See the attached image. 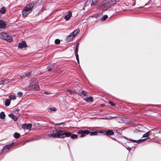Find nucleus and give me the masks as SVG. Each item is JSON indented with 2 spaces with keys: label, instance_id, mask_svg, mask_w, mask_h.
Returning <instances> with one entry per match:
<instances>
[{
  "label": "nucleus",
  "instance_id": "7",
  "mask_svg": "<svg viewBox=\"0 0 161 161\" xmlns=\"http://www.w3.org/2000/svg\"><path fill=\"white\" fill-rule=\"evenodd\" d=\"M90 133V131L87 130H80L78 131L77 133L80 135V137H82L85 136V134H88Z\"/></svg>",
  "mask_w": 161,
  "mask_h": 161
},
{
  "label": "nucleus",
  "instance_id": "35",
  "mask_svg": "<svg viewBox=\"0 0 161 161\" xmlns=\"http://www.w3.org/2000/svg\"><path fill=\"white\" fill-rule=\"evenodd\" d=\"M81 93L84 96H86V92L84 90L82 91L81 92Z\"/></svg>",
  "mask_w": 161,
  "mask_h": 161
},
{
  "label": "nucleus",
  "instance_id": "6",
  "mask_svg": "<svg viewBox=\"0 0 161 161\" xmlns=\"http://www.w3.org/2000/svg\"><path fill=\"white\" fill-rule=\"evenodd\" d=\"M29 88L31 90H37L39 88L38 83L36 81L32 82Z\"/></svg>",
  "mask_w": 161,
  "mask_h": 161
},
{
  "label": "nucleus",
  "instance_id": "8",
  "mask_svg": "<svg viewBox=\"0 0 161 161\" xmlns=\"http://www.w3.org/2000/svg\"><path fill=\"white\" fill-rule=\"evenodd\" d=\"M32 127V125L31 124H24L22 125L21 127L23 129L30 130Z\"/></svg>",
  "mask_w": 161,
  "mask_h": 161
},
{
  "label": "nucleus",
  "instance_id": "1",
  "mask_svg": "<svg viewBox=\"0 0 161 161\" xmlns=\"http://www.w3.org/2000/svg\"><path fill=\"white\" fill-rule=\"evenodd\" d=\"M48 136L53 138H64L69 137L71 135L70 132H67L62 130H54L47 134Z\"/></svg>",
  "mask_w": 161,
  "mask_h": 161
},
{
  "label": "nucleus",
  "instance_id": "40",
  "mask_svg": "<svg viewBox=\"0 0 161 161\" xmlns=\"http://www.w3.org/2000/svg\"><path fill=\"white\" fill-rule=\"evenodd\" d=\"M116 117V116H114V117H110V118H109V119H113V118H115Z\"/></svg>",
  "mask_w": 161,
  "mask_h": 161
},
{
  "label": "nucleus",
  "instance_id": "33",
  "mask_svg": "<svg viewBox=\"0 0 161 161\" xmlns=\"http://www.w3.org/2000/svg\"><path fill=\"white\" fill-rule=\"evenodd\" d=\"M68 91L69 92L70 94H74L75 93V92L74 91L71 90L69 89H68Z\"/></svg>",
  "mask_w": 161,
  "mask_h": 161
},
{
  "label": "nucleus",
  "instance_id": "5",
  "mask_svg": "<svg viewBox=\"0 0 161 161\" xmlns=\"http://www.w3.org/2000/svg\"><path fill=\"white\" fill-rule=\"evenodd\" d=\"M79 30H76L73 32H72L66 38V41L69 42L71 41L74 37H75L77 34L79 32Z\"/></svg>",
  "mask_w": 161,
  "mask_h": 161
},
{
  "label": "nucleus",
  "instance_id": "39",
  "mask_svg": "<svg viewBox=\"0 0 161 161\" xmlns=\"http://www.w3.org/2000/svg\"><path fill=\"white\" fill-rule=\"evenodd\" d=\"M44 93L45 94L48 95L50 94V93L48 92H45Z\"/></svg>",
  "mask_w": 161,
  "mask_h": 161
},
{
  "label": "nucleus",
  "instance_id": "21",
  "mask_svg": "<svg viewBox=\"0 0 161 161\" xmlns=\"http://www.w3.org/2000/svg\"><path fill=\"white\" fill-rule=\"evenodd\" d=\"M5 115L4 112H2L0 114V118L1 119H4L5 118Z\"/></svg>",
  "mask_w": 161,
  "mask_h": 161
},
{
  "label": "nucleus",
  "instance_id": "20",
  "mask_svg": "<svg viewBox=\"0 0 161 161\" xmlns=\"http://www.w3.org/2000/svg\"><path fill=\"white\" fill-rule=\"evenodd\" d=\"M10 103V100L9 99H7L6 100L5 103V105L6 106H8Z\"/></svg>",
  "mask_w": 161,
  "mask_h": 161
},
{
  "label": "nucleus",
  "instance_id": "3",
  "mask_svg": "<svg viewBox=\"0 0 161 161\" xmlns=\"http://www.w3.org/2000/svg\"><path fill=\"white\" fill-rule=\"evenodd\" d=\"M116 3L115 0H105L102 4L101 8L103 10H106Z\"/></svg>",
  "mask_w": 161,
  "mask_h": 161
},
{
  "label": "nucleus",
  "instance_id": "2",
  "mask_svg": "<svg viewBox=\"0 0 161 161\" xmlns=\"http://www.w3.org/2000/svg\"><path fill=\"white\" fill-rule=\"evenodd\" d=\"M34 4V3H30L24 7L22 12V15L24 17H25L31 12L32 9L35 7Z\"/></svg>",
  "mask_w": 161,
  "mask_h": 161
},
{
  "label": "nucleus",
  "instance_id": "41",
  "mask_svg": "<svg viewBox=\"0 0 161 161\" xmlns=\"http://www.w3.org/2000/svg\"><path fill=\"white\" fill-rule=\"evenodd\" d=\"M143 8V7H140L138 8Z\"/></svg>",
  "mask_w": 161,
  "mask_h": 161
},
{
  "label": "nucleus",
  "instance_id": "12",
  "mask_svg": "<svg viewBox=\"0 0 161 161\" xmlns=\"http://www.w3.org/2000/svg\"><path fill=\"white\" fill-rule=\"evenodd\" d=\"M6 27L5 22L2 20H0V29H4Z\"/></svg>",
  "mask_w": 161,
  "mask_h": 161
},
{
  "label": "nucleus",
  "instance_id": "16",
  "mask_svg": "<svg viewBox=\"0 0 161 161\" xmlns=\"http://www.w3.org/2000/svg\"><path fill=\"white\" fill-rule=\"evenodd\" d=\"M114 132L111 130H108L105 131V134L107 136H111L114 134Z\"/></svg>",
  "mask_w": 161,
  "mask_h": 161
},
{
  "label": "nucleus",
  "instance_id": "36",
  "mask_svg": "<svg viewBox=\"0 0 161 161\" xmlns=\"http://www.w3.org/2000/svg\"><path fill=\"white\" fill-rule=\"evenodd\" d=\"M31 73L29 72L25 74V76L27 77H29L31 75Z\"/></svg>",
  "mask_w": 161,
  "mask_h": 161
},
{
  "label": "nucleus",
  "instance_id": "14",
  "mask_svg": "<svg viewBox=\"0 0 161 161\" xmlns=\"http://www.w3.org/2000/svg\"><path fill=\"white\" fill-rule=\"evenodd\" d=\"M147 139H148V138H144V139H142V140L139 139V140H137L129 139V140L133 142H136L137 143H140L141 142L143 141H144V140H147Z\"/></svg>",
  "mask_w": 161,
  "mask_h": 161
},
{
  "label": "nucleus",
  "instance_id": "22",
  "mask_svg": "<svg viewBox=\"0 0 161 161\" xmlns=\"http://www.w3.org/2000/svg\"><path fill=\"white\" fill-rule=\"evenodd\" d=\"M14 136L15 138H18L20 136L19 134L17 132H15L14 134Z\"/></svg>",
  "mask_w": 161,
  "mask_h": 161
},
{
  "label": "nucleus",
  "instance_id": "10",
  "mask_svg": "<svg viewBox=\"0 0 161 161\" xmlns=\"http://www.w3.org/2000/svg\"><path fill=\"white\" fill-rule=\"evenodd\" d=\"M98 1V0H87V3H88L89 2V4L92 6L96 5Z\"/></svg>",
  "mask_w": 161,
  "mask_h": 161
},
{
  "label": "nucleus",
  "instance_id": "29",
  "mask_svg": "<svg viewBox=\"0 0 161 161\" xmlns=\"http://www.w3.org/2000/svg\"><path fill=\"white\" fill-rule=\"evenodd\" d=\"M3 82H4V83L5 84H7L9 82V80L6 79H3Z\"/></svg>",
  "mask_w": 161,
  "mask_h": 161
},
{
  "label": "nucleus",
  "instance_id": "30",
  "mask_svg": "<svg viewBox=\"0 0 161 161\" xmlns=\"http://www.w3.org/2000/svg\"><path fill=\"white\" fill-rule=\"evenodd\" d=\"M78 48L77 47H76L75 49V55L78 54Z\"/></svg>",
  "mask_w": 161,
  "mask_h": 161
},
{
  "label": "nucleus",
  "instance_id": "19",
  "mask_svg": "<svg viewBox=\"0 0 161 161\" xmlns=\"http://www.w3.org/2000/svg\"><path fill=\"white\" fill-rule=\"evenodd\" d=\"M84 100L86 102H92L93 99L92 97H89L86 98Z\"/></svg>",
  "mask_w": 161,
  "mask_h": 161
},
{
  "label": "nucleus",
  "instance_id": "34",
  "mask_svg": "<svg viewBox=\"0 0 161 161\" xmlns=\"http://www.w3.org/2000/svg\"><path fill=\"white\" fill-rule=\"evenodd\" d=\"M47 70L48 71H53L54 69H53L52 67H48L47 68Z\"/></svg>",
  "mask_w": 161,
  "mask_h": 161
},
{
  "label": "nucleus",
  "instance_id": "17",
  "mask_svg": "<svg viewBox=\"0 0 161 161\" xmlns=\"http://www.w3.org/2000/svg\"><path fill=\"white\" fill-rule=\"evenodd\" d=\"M72 15V13L71 12H69L68 14L65 16V19L66 20H69L71 16Z\"/></svg>",
  "mask_w": 161,
  "mask_h": 161
},
{
  "label": "nucleus",
  "instance_id": "18",
  "mask_svg": "<svg viewBox=\"0 0 161 161\" xmlns=\"http://www.w3.org/2000/svg\"><path fill=\"white\" fill-rule=\"evenodd\" d=\"M6 11L5 8L4 7H3L0 10V13L1 14H4L5 13Z\"/></svg>",
  "mask_w": 161,
  "mask_h": 161
},
{
  "label": "nucleus",
  "instance_id": "9",
  "mask_svg": "<svg viewBox=\"0 0 161 161\" xmlns=\"http://www.w3.org/2000/svg\"><path fill=\"white\" fill-rule=\"evenodd\" d=\"M27 45L26 42L25 41H22L19 44L18 47L19 48L22 49L26 47Z\"/></svg>",
  "mask_w": 161,
  "mask_h": 161
},
{
  "label": "nucleus",
  "instance_id": "44",
  "mask_svg": "<svg viewBox=\"0 0 161 161\" xmlns=\"http://www.w3.org/2000/svg\"><path fill=\"white\" fill-rule=\"evenodd\" d=\"M77 62H78V64H79V60H78V61H77Z\"/></svg>",
  "mask_w": 161,
  "mask_h": 161
},
{
  "label": "nucleus",
  "instance_id": "13",
  "mask_svg": "<svg viewBox=\"0 0 161 161\" xmlns=\"http://www.w3.org/2000/svg\"><path fill=\"white\" fill-rule=\"evenodd\" d=\"M102 130H97V131L90 132V136H94L97 135V133H102Z\"/></svg>",
  "mask_w": 161,
  "mask_h": 161
},
{
  "label": "nucleus",
  "instance_id": "25",
  "mask_svg": "<svg viewBox=\"0 0 161 161\" xmlns=\"http://www.w3.org/2000/svg\"><path fill=\"white\" fill-rule=\"evenodd\" d=\"M108 17L107 15H104L101 19L103 21H105Z\"/></svg>",
  "mask_w": 161,
  "mask_h": 161
},
{
  "label": "nucleus",
  "instance_id": "42",
  "mask_svg": "<svg viewBox=\"0 0 161 161\" xmlns=\"http://www.w3.org/2000/svg\"><path fill=\"white\" fill-rule=\"evenodd\" d=\"M32 141V140H28L26 142H27L29 141Z\"/></svg>",
  "mask_w": 161,
  "mask_h": 161
},
{
  "label": "nucleus",
  "instance_id": "26",
  "mask_svg": "<svg viewBox=\"0 0 161 161\" xmlns=\"http://www.w3.org/2000/svg\"><path fill=\"white\" fill-rule=\"evenodd\" d=\"M149 132L148 131L146 133L143 134L142 136V137H147L149 135Z\"/></svg>",
  "mask_w": 161,
  "mask_h": 161
},
{
  "label": "nucleus",
  "instance_id": "11",
  "mask_svg": "<svg viewBox=\"0 0 161 161\" xmlns=\"http://www.w3.org/2000/svg\"><path fill=\"white\" fill-rule=\"evenodd\" d=\"M14 142H12L11 144L8 145L4 146L3 148V151L7 152L11 147V145L13 144H14Z\"/></svg>",
  "mask_w": 161,
  "mask_h": 161
},
{
  "label": "nucleus",
  "instance_id": "4",
  "mask_svg": "<svg viewBox=\"0 0 161 161\" xmlns=\"http://www.w3.org/2000/svg\"><path fill=\"white\" fill-rule=\"evenodd\" d=\"M0 38L5 40L9 42H12L13 41V39L11 36H8L6 33L3 32L0 33Z\"/></svg>",
  "mask_w": 161,
  "mask_h": 161
},
{
  "label": "nucleus",
  "instance_id": "37",
  "mask_svg": "<svg viewBox=\"0 0 161 161\" xmlns=\"http://www.w3.org/2000/svg\"><path fill=\"white\" fill-rule=\"evenodd\" d=\"M77 61L79 60V56L78 54L75 55Z\"/></svg>",
  "mask_w": 161,
  "mask_h": 161
},
{
  "label": "nucleus",
  "instance_id": "43",
  "mask_svg": "<svg viewBox=\"0 0 161 161\" xmlns=\"http://www.w3.org/2000/svg\"><path fill=\"white\" fill-rule=\"evenodd\" d=\"M127 149L128 150H130V147H128V148H127Z\"/></svg>",
  "mask_w": 161,
  "mask_h": 161
},
{
  "label": "nucleus",
  "instance_id": "38",
  "mask_svg": "<svg viewBox=\"0 0 161 161\" xmlns=\"http://www.w3.org/2000/svg\"><path fill=\"white\" fill-rule=\"evenodd\" d=\"M5 84L4 83V82H3V80H1L0 81V85H3Z\"/></svg>",
  "mask_w": 161,
  "mask_h": 161
},
{
  "label": "nucleus",
  "instance_id": "15",
  "mask_svg": "<svg viewBox=\"0 0 161 161\" xmlns=\"http://www.w3.org/2000/svg\"><path fill=\"white\" fill-rule=\"evenodd\" d=\"M8 116L12 118L14 121H16L17 119V117L14 114H10L8 115Z\"/></svg>",
  "mask_w": 161,
  "mask_h": 161
},
{
  "label": "nucleus",
  "instance_id": "31",
  "mask_svg": "<svg viewBox=\"0 0 161 161\" xmlns=\"http://www.w3.org/2000/svg\"><path fill=\"white\" fill-rule=\"evenodd\" d=\"M50 110L51 111H55L57 110V109L55 107L51 108H50Z\"/></svg>",
  "mask_w": 161,
  "mask_h": 161
},
{
  "label": "nucleus",
  "instance_id": "32",
  "mask_svg": "<svg viewBox=\"0 0 161 161\" xmlns=\"http://www.w3.org/2000/svg\"><path fill=\"white\" fill-rule=\"evenodd\" d=\"M108 103L109 104H110L112 106H115V104L112 101H109L108 102Z\"/></svg>",
  "mask_w": 161,
  "mask_h": 161
},
{
  "label": "nucleus",
  "instance_id": "24",
  "mask_svg": "<svg viewBox=\"0 0 161 161\" xmlns=\"http://www.w3.org/2000/svg\"><path fill=\"white\" fill-rule=\"evenodd\" d=\"M17 95L18 96V97H22L23 95V93L22 92H18L17 93Z\"/></svg>",
  "mask_w": 161,
  "mask_h": 161
},
{
  "label": "nucleus",
  "instance_id": "23",
  "mask_svg": "<svg viewBox=\"0 0 161 161\" xmlns=\"http://www.w3.org/2000/svg\"><path fill=\"white\" fill-rule=\"evenodd\" d=\"M10 100H14L16 99V97L14 95H11L9 97Z\"/></svg>",
  "mask_w": 161,
  "mask_h": 161
},
{
  "label": "nucleus",
  "instance_id": "28",
  "mask_svg": "<svg viewBox=\"0 0 161 161\" xmlns=\"http://www.w3.org/2000/svg\"><path fill=\"white\" fill-rule=\"evenodd\" d=\"M55 43L57 44H59L60 43V41L58 39H56L55 41Z\"/></svg>",
  "mask_w": 161,
  "mask_h": 161
},
{
  "label": "nucleus",
  "instance_id": "45",
  "mask_svg": "<svg viewBox=\"0 0 161 161\" xmlns=\"http://www.w3.org/2000/svg\"><path fill=\"white\" fill-rule=\"evenodd\" d=\"M76 47H77L78 48V44L77 45Z\"/></svg>",
  "mask_w": 161,
  "mask_h": 161
},
{
  "label": "nucleus",
  "instance_id": "27",
  "mask_svg": "<svg viewBox=\"0 0 161 161\" xmlns=\"http://www.w3.org/2000/svg\"><path fill=\"white\" fill-rule=\"evenodd\" d=\"M71 138L72 139H75L77 137V135L75 134H71V135L70 136Z\"/></svg>",
  "mask_w": 161,
  "mask_h": 161
}]
</instances>
